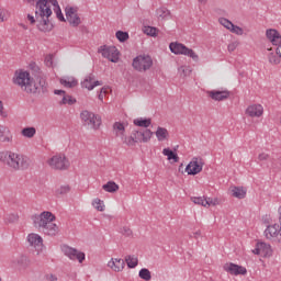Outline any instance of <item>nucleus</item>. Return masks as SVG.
I'll list each match as a JSON object with an SVG mask.
<instances>
[{
  "mask_svg": "<svg viewBox=\"0 0 281 281\" xmlns=\"http://www.w3.org/2000/svg\"><path fill=\"white\" fill-rule=\"evenodd\" d=\"M12 82L26 93H38V91L45 93V91H47V82L45 79L41 78L34 81L30 72L23 69L15 70Z\"/></svg>",
  "mask_w": 281,
  "mask_h": 281,
  "instance_id": "nucleus-1",
  "label": "nucleus"
},
{
  "mask_svg": "<svg viewBox=\"0 0 281 281\" xmlns=\"http://www.w3.org/2000/svg\"><path fill=\"white\" fill-rule=\"evenodd\" d=\"M26 3L35 4V16L41 19L38 30L47 32L49 30V16H52V5L58 7V0H24Z\"/></svg>",
  "mask_w": 281,
  "mask_h": 281,
  "instance_id": "nucleus-2",
  "label": "nucleus"
},
{
  "mask_svg": "<svg viewBox=\"0 0 281 281\" xmlns=\"http://www.w3.org/2000/svg\"><path fill=\"white\" fill-rule=\"evenodd\" d=\"M56 221V216L52 214L49 211L43 212L41 215L36 216L34 220L35 226L46 234V236H56L58 234V225L54 223Z\"/></svg>",
  "mask_w": 281,
  "mask_h": 281,
  "instance_id": "nucleus-3",
  "label": "nucleus"
},
{
  "mask_svg": "<svg viewBox=\"0 0 281 281\" xmlns=\"http://www.w3.org/2000/svg\"><path fill=\"white\" fill-rule=\"evenodd\" d=\"M0 161L11 168V170H26L30 167L27 157L13 151H1Z\"/></svg>",
  "mask_w": 281,
  "mask_h": 281,
  "instance_id": "nucleus-4",
  "label": "nucleus"
},
{
  "mask_svg": "<svg viewBox=\"0 0 281 281\" xmlns=\"http://www.w3.org/2000/svg\"><path fill=\"white\" fill-rule=\"evenodd\" d=\"M80 117L86 126H90V128H93L94 131H98L102 125V119L93 112L85 110L81 112Z\"/></svg>",
  "mask_w": 281,
  "mask_h": 281,
  "instance_id": "nucleus-5",
  "label": "nucleus"
},
{
  "mask_svg": "<svg viewBox=\"0 0 281 281\" xmlns=\"http://www.w3.org/2000/svg\"><path fill=\"white\" fill-rule=\"evenodd\" d=\"M169 49L172 54L188 56L189 58H192V60H199V55H196L192 48H188L181 43H171Z\"/></svg>",
  "mask_w": 281,
  "mask_h": 281,
  "instance_id": "nucleus-6",
  "label": "nucleus"
},
{
  "mask_svg": "<svg viewBox=\"0 0 281 281\" xmlns=\"http://www.w3.org/2000/svg\"><path fill=\"white\" fill-rule=\"evenodd\" d=\"M133 68L140 74L153 67V58L148 55H139L133 59Z\"/></svg>",
  "mask_w": 281,
  "mask_h": 281,
  "instance_id": "nucleus-7",
  "label": "nucleus"
},
{
  "mask_svg": "<svg viewBox=\"0 0 281 281\" xmlns=\"http://www.w3.org/2000/svg\"><path fill=\"white\" fill-rule=\"evenodd\" d=\"M48 166L53 170H67L69 168V160L63 154H57L47 160Z\"/></svg>",
  "mask_w": 281,
  "mask_h": 281,
  "instance_id": "nucleus-8",
  "label": "nucleus"
},
{
  "mask_svg": "<svg viewBox=\"0 0 281 281\" xmlns=\"http://www.w3.org/2000/svg\"><path fill=\"white\" fill-rule=\"evenodd\" d=\"M61 251L64 255L67 256V258H69V260H78V262H80V265H82V262H85L86 260V255L82 251H79L76 248H71L67 245L61 246Z\"/></svg>",
  "mask_w": 281,
  "mask_h": 281,
  "instance_id": "nucleus-9",
  "label": "nucleus"
},
{
  "mask_svg": "<svg viewBox=\"0 0 281 281\" xmlns=\"http://www.w3.org/2000/svg\"><path fill=\"white\" fill-rule=\"evenodd\" d=\"M99 52L103 58H108L111 63H117L120 60V50L115 46H101Z\"/></svg>",
  "mask_w": 281,
  "mask_h": 281,
  "instance_id": "nucleus-10",
  "label": "nucleus"
},
{
  "mask_svg": "<svg viewBox=\"0 0 281 281\" xmlns=\"http://www.w3.org/2000/svg\"><path fill=\"white\" fill-rule=\"evenodd\" d=\"M204 164L205 162H203V158L194 157L186 167V172L191 176L199 175V172L203 170Z\"/></svg>",
  "mask_w": 281,
  "mask_h": 281,
  "instance_id": "nucleus-11",
  "label": "nucleus"
},
{
  "mask_svg": "<svg viewBox=\"0 0 281 281\" xmlns=\"http://www.w3.org/2000/svg\"><path fill=\"white\" fill-rule=\"evenodd\" d=\"M66 19L72 27H78L82 21L80 20V16L78 15V9L74 7H67L66 8Z\"/></svg>",
  "mask_w": 281,
  "mask_h": 281,
  "instance_id": "nucleus-12",
  "label": "nucleus"
},
{
  "mask_svg": "<svg viewBox=\"0 0 281 281\" xmlns=\"http://www.w3.org/2000/svg\"><path fill=\"white\" fill-rule=\"evenodd\" d=\"M206 95L215 102H223L229 98L231 93L227 90H209L206 91Z\"/></svg>",
  "mask_w": 281,
  "mask_h": 281,
  "instance_id": "nucleus-13",
  "label": "nucleus"
},
{
  "mask_svg": "<svg viewBox=\"0 0 281 281\" xmlns=\"http://www.w3.org/2000/svg\"><path fill=\"white\" fill-rule=\"evenodd\" d=\"M265 236L266 238H268V240H271L272 238H277V240H281V227L278 224L268 226L265 229Z\"/></svg>",
  "mask_w": 281,
  "mask_h": 281,
  "instance_id": "nucleus-14",
  "label": "nucleus"
},
{
  "mask_svg": "<svg viewBox=\"0 0 281 281\" xmlns=\"http://www.w3.org/2000/svg\"><path fill=\"white\" fill-rule=\"evenodd\" d=\"M27 243L31 245V247H34L37 252L43 251V237H41V235L35 233L29 234Z\"/></svg>",
  "mask_w": 281,
  "mask_h": 281,
  "instance_id": "nucleus-15",
  "label": "nucleus"
},
{
  "mask_svg": "<svg viewBox=\"0 0 281 281\" xmlns=\"http://www.w3.org/2000/svg\"><path fill=\"white\" fill-rule=\"evenodd\" d=\"M224 271L231 273V276H246L247 268L235 263H228L224 266Z\"/></svg>",
  "mask_w": 281,
  "mask_h": 281,
  "instance_id": "nucleus-16",
  "label": "nucleus"
},
{
  "mask_svg": "<svg viewBox=\"0 0 281 281\" xmlns=\"http://www.w3.org/2000/svg\"><path fill=\"white\" fill-rule=\"evenodd\" d=\"M14 136L10 127L5 125H0V144H12Z\"/></svg>",
  "mask_w": 281,
  "mask_h": 281,
  "instance_id": "nucleus-17",
  "label": "nucleus"
},
{
  "mask_svg": "<svg viewBox=\"0 0 281 281\" xmlns=\"http://www.w3.org/2000/svg\"><path fill=\"white\" fill-rule=\"evenodd\" d=\"M252 254H256V256H263V258H267V256H271V245L267 243H258L256 246V249L252 250Z\"/></svg>",
  "mask_w": 281,
  "mask_h": 281,
  "instance_id": "nucleus-18",
  "label": "nucleus"
},
{
  "mask_svg": "<svg viewBox=\"0 0 281 281\" xmlns=\"http://www.w3.org/2000/svg\"><path fill=\"white\" fill-rule=\"evenodd\" d=\"M108 267L112 269V271H115V273H120V271H124V268L126 267V261H124V259L112 258L108 262Z\"/></svg>",
  "mask_w": 281,
  "mask_h": 281,
  "instance_id": "nucleus-19",
  "label": "nucleus"
},
{
  "mask_svg": "<svg viewBox=\"0 0 281 281\" xmlns=\"http://www.w3.org/2000/svg\"><path fill=\"white\" fill-rule=\"evenodd\" d=\"M263 113L265 108H262L261 104L249 105L246 110V114L249 115V117H261Z\"/></svg>",
  "mask_w": 281,
  "mask_h": 281,
  "instance_id": "nucleus-20",
  "label": "nucleus"
},
{
  "mask_svg": "<svg viewBox=\"0 0 281 281\" xmlns=\"http://www.w3.org/2000/svg\"><path fill=\"white\" fill-rule=\"evenodd\" d=\"M266 36H267L268 41H270V43H272V45L278 46L281 44V35H280V32H278V30H276V29L267 30Z\"/></svg>",
  "mask_w": 281,
  "mask_h": 281,
  "instance_id": "nucleus-21",
  "label": "nucleus"
},
{
  "mask_svg": "<svg viewBox=\"0 0 281 281\" xmlns=\"http://www.w3.org/2000/svg\"><path fill=\"white\" fill-rule=\"evenodd\" d=\"M102 83L100 81H95V77L93 75H89L86 77L81 86L83 89H88V91H93L95 87H100Z\"/></svg>",
  "mask_w": 281,
  "mask_h": 281,
  "instance_id": "nucleus-22",
  "label": "nucleus"
},
{
  "mask_svg": "<svg viewBox=\"0 0 281 281\" xmlns=\"http://www.w3.org/2000/svg\"><path fill=\"white\" fill-rule=\"evenodd\" d=\"M54 93L55 95H63L60 104H76V99H74L71 95H68L65 90H55Z\"/></svg>",
  "mask_w": 281,
  "mask_h": 281,
  "instance_id": "nucleus-23",
  "label": "nucleus"
},
{
  "mask_svg": "<svg viewBox=\"0 0 281 281\" xmlns=\"http://www.w3.org/2000/svg\"><path fill=\"white\" fill-rule=\"evenodd\" d=\"M59 82L66 89H74V87H78V79L74 77H64L59 80Z\"/></svg>",
  "mask_w": 281,
  "mask_h": 281,
  "instance_id": "nucleus-24",
  "label": "nucleus"
},
{
  "mask_svg": "<svg viewBox=\"0 0 281 281\" xmlns=\"http://www.w3.org/2000/svg\"><path fill=\"white\" fill-rule=\"evenodd\" d=\"M156 137H157L158 142H166V139H168V137H169L168 130L165 127L158 126V128L156 131Z\"/></svg>",
  "mask_w": 281,
  "mask_h": 281,
  "instance_id": "nucleus-25",
  "label": "nucleus"
},
{
  "mask_svg": "<svg viewBox=\"0 0 281 281\" xmlns=\"http://www.w3.org/2000/svg\"><path fill=\"white\" fill-rule=\"evenodd\" d=\"M162 155L167 157L168 161H175V164H179V155L175 154L170 148H165L162 150Z\"/></svg>",
  "mask_w": 281,
  "mask_h": 281,
  "instance_id": "nucleus-26",
  "label": "nucleus"
},
{
  "mask_svg": "<svg viewBox=\"0 0 281 281\" xmlns=\"http://www.w3.org/2000/svg\"><path fill=\"white\" fill-rule=\"evenodd\" d=\"M231 192L232 196H235V199H245V196H247V191L240 187H234Z\"/></svg>",
  "mask_w": 281,
  "mask_h": 281,
  "instance_id": "nucleus-27",
  "label": "nucleus"
},
{
  "mask_svg": "<svg viewBox=\"0 0 281 281\" xmlns=\"http://www.w3.org/2000/svg\"><path fill=\"white\" fill-rule=\"evenodd\" d=\"M102 189L105 192L113 193V192H117V190H120V186L117 183H115L114 181H109L108 183L102 186Z\"/></svg>",
  "mask_w": 281,
  "mask_h": 281,
  "instance_id": "nucleus-28",
  "label": "nucleus"
},
{
  "mask_svg": "<svg viewBox=\"0 0 281 281\" xmlns=\"http://www.w3.org/2000/svg\"><path fill=\"white\" fill-rule=\"evenodd\" d=\"M18 265L21 267V269H27V267H30V265H32V261L30 260V257L27 256H20L16 259Z\"/></svg>",
  "mask_w": 281,
  "mask_h": 281,
  "instance_id": "nucleus-29",
  "label": "nucleus"
},
{
  "mask_svg": "<svg viewBox=\"0 0 281 281\" xmlns=\"http://www.w3.org/2000/svg\"><path fill=\"white\" fill-rule=\"evenodd\" d=\"M134 124L135 126H140L142 128H148V126H150V124H153V121L150 119H136L134 120Z\"/></svg>",
  "mask_w": 281,
  "mask_h": 281,
  "instance_id": "nucleus-30",
  "label": "nucleus"
},
{
  "mask_svg": "<svg viewBox=\"0 0 281 281\" xmlns=\"http://www.w3.org/2000/svg\"><path fill=\"white\" fill-rule=\"evenodd\" d=\"M124 262H126V265H127V267H128L130 269H135V267H137L139 260H138L137 257H135V256L127 255V256L125 257Z\"/></svg>",
  "mask_w": 281,
  "mask_h": 281,
  "instance_id": "nucleus-31",
  "label": "nucleus"
},
{
  "mask_svg": "<svg viewBox=\"0 0 281 281\" xmlns=\"http://www.w3.org/2000/svg\"><path fill=\"white\" fill-rule=\"evenodd\" d=\"M22 137H26L27 139H32L34 135H36V127H24L21 131Z\"/></svg>",
  "mask_w": 281,
  "mask_h": 281,
  "instance_id": "nucleus-32",
  "label": "nucleus"
},
{
  "mask_svg": "<svg viewBox=\"0 0 281 281\" xmlns=\"http://www.w3.org/2000/svg\"><path fill=\"white\" fill-rule=\"evenodd\" d=\"M114 131H116V137H124L125 128L124 124L116 122L113 125Z\"/></svg>",
  "mask_w": 281,
  "mask_h": 281,
  "instance_id": "nucleus-33",
  "label": "nucleus"
},
{
  "mask_svg": "<svg viewBox=\"0 0 281 281\" xmlns=\"http://www.w3.org/2000/svg\"><path fill=\"white\" fill-rule=\"evenodd\" d=\"M156 14L158 19H168L170 16V11L166 8L157 9Z\"/></svg>",
  "mask_w": 281,
  "mask_h": 281,
  "instance_id": "nucleus-34",
  "label": "nucleus"
},
{
  "mask_svg": "<svg viewBox=\"0 0 281 281\" xmlns=\"http://www.w3.org/2000/svg\"><path fill=\"white\" fill-rule=\"evenodd\" d=\"M138 276L142 280H150L153 278V276L150 274V270L143 268L139 270Z\"/></svg>",
  "mask_w": 281,
  "mask_h": 281,
  "instance_id": "nucleus-35",
  "label": "nucleus"
},
{
  "mask_svg": "<svg viewBox=\"0 0 281 281\" xmlns=\"http://www.w3.org/2000/svg\"><path fill=\"white\" fill-rule=\"evenodd\" d=\"M281 57L278 56V54L276 55L274 53H270L268 55V61L270 63V65H280L281 63Z\"/></svg>",
  "mask_w": 281,
  "mask_h": 281,
  "instance_id": "nucleus-36",
  "label": "nucleus"
},
{
  "mask_svg": "<svg viewBox=\"0 0 281 281\" xmlns=\"http://www.w3.org/2000/svg\"><path fill=\"white\" fill-rule=\"evenodd\" d=\"M121 139L123 144H126V146H134L136 144L134 136H121Z\"/></svg>",
  "mask_w": 281,
  "mask_h": 281,
  "instance_id": "nucleus-37",
  "label": "nucleus"
},
{
  "mask_svg": "<svg viewBox=\"0 0 281 281\" xmlns=\"http://www.w3.org/2000/svg\"><path fill=\"white\" fill-rule=\"evenodd\" d=\"M92 205L98 210V212H104V202L102 200L94 199Z\"/></svg>",
  "mask_w": 281,
  "mask_h": 281,
  "instance_id": "nucleus-38",
  "label": "nucleus"
},
{
  "mask_svg": "<svg viewBox=\"0 0 281 281\" xmlns=\"http://www.w3.org/2000/svg\"><path fill=\"white\" fill-rule=\"evenodd\" d=\"M115 36L120 41V43H125V41H128V33L124 31H117Z\"/></svg>",
  "mask_w": 281,
  "mask_h": 281,
  "instance_id": "nucleus-39",
  "label": "nucleus"
},
{
  "mask_svg": "<svg viewBox=\"0 0 281 281\" xmlns=\"http://www.w3.org/2000/svg\"><path fill=\"white\" fill-rule=\"evenodd\" d=\"M157 32L159 31L154 26H146L144 30V33L147 34V36H157Z\"/></svg>",
  "mask_w": 281,
  "mask_h": 281,
  "instance_id": "nucleus-40",
  "label": "nucleus"
},
{
  "mask_svg": "<svg viewBox=\"0 0 281 281\" xmlns=\"http://www.w3.org/2000/svg\"><path fill=\"white\" fill-rule=\"evenodd\" d=\"M218 21H220L221 25L226 27V30H232V27H234V23H232V21H229L225 18H221Z\"/></svg>",
  "mask_w": 281,
  "mask_h": 281,
  "instance_id": "nucleus-41",
  "label": "nucleus"
},
{
  "mask_svg": "<svg viewBox=\"0 0 281 281\" xmlns=\"http://www.w3.org/2000/svg\"><path fill=\"white\" fill-rule=\"evenodd\" d=\"M191 201L195 204V205H202V207H205V198L203 196H193L191 198Z\"/></svg>",
  "mask_w": 281,
  "mask_h": 281,
  "instance_id": "nucleus-42",
  "label": "nucleus"
},
{
  "mask_svg": "<svg viewBox=\"0 0 281 281\" xmlns=\"http://www.w3.org/2000/svg\"><path fill=\"white\" fill-rule=\"evenodd\" d=\"M153 137V131L145 130L143 131V143L146 144L147 142H150V138Z\"/></svg>",
  "mask_w": 281,
  "mask_h": 281,
  "instance_id": "nucleus-43",
  "label": "nucleus"
},
{
  "mask_svg": "<svg viewBox=\"0 0 281 281\" xmlns=\"http://www.w3.org/2000/svg\"><path fill=\"white\" fill-rule=\"evenodd\" d=\"M229 32H232L233 34H236L237 36H243L244 31L240 26L234 25L231 27Z\"/></svg>",
  "mask_w": 281,
  "mask_h": 281,
  "instance_id": "nucleus-44",
  "label": "nucleus"
},
{
  "mask_svg": "<svg viewBox=\"0 0 281 281\" xmlns=\"http://www.w3.org/2000/svg\"><path fill=\"white\" fill-rule=\"evenodd\" d=\"M56 14H57V19L59 21H65V15H63V11H60V5H58V2H57V7L56 5H53Z\"/></svg>",
  "mask_w": 281,
  "mask_h": 281,
  "instance_id": "nucleus-45",
  "label": "nucleus"
},
{
  "mask_svg": "<svg viewBox=\"0 0 281 281\" xmlns=\"http://www.w3.org/2000/svg\"><path fill=\"white\" fill-rule=\"evenodd\" d=\"M134 142H144L143 131H136L133 133Z\"/></svg>",
  "mask_w": 281,
  "mask_h": 281,
  "instance_id": "nucleus-46",
  "label": "nucleus"
},
{
  "mask_svg": "<svg viewBox=\"0 0 281 281\" xmlns=\"http://www.w3.org/2000/svg\"><path fill=\"white\" fill-rule=\"evenodd\" d=\"M205 200V207H210V205H218V200L217 199H212V198H204Z\"/></svg>",
  "mask_w": 281,
  "mask_h": 281,
  "instance_id": "nucleus-47",
  "label": "nucleus"
},
{
  "mask_svg": "<svg viewBox=\"0 0 281 281\" xmlns=\"http://www.w3.org/2000/svg\"><path fill=\"white\" fill-rule=\"evenodd\" d=\"M238 45H240L239 41H235L228 44V52L232 54V52H236L238 48Z\"/></svg>",
  "mask_w": 281,
  "mask_h": 281,
  "instance_id": "nucleus-48",
  "label": "nucleus"
},
{
  "mask_svg": "<svg viewBox=\"0 0 281 281\" xmlns=\"http://www.w3.org/2000/svg\"><path fill=\"white\" fill-rule=\"evenodd\" d=\"M5 221L7 223H16V221H19V215L16 214L7 215Z\"/></svg>",
  "mask_w": 281,
  "mask_h": 281,
  "instance_id": "nucleus-49",
  "label": "nucleus"
},
{
  "mask_svg": "<svg viewBox=\"0 0 281 281\" xmlns=\"http://www.w3.org/2000/svg\"><path fill=\"white\" fill-rule=\"evenodd\" d=\"M69 190H71V188H69V186H63L59 189H57V194H67L69 192Z\"/></svg>",
  "mask_w": 281,
  "mask_h": 281,
  "instance_id": "nucleus-50",
  "label": "nucleus"
},
{
  "mask_svg": "<svg viewBox=\"0 0 281 281\" xmlns=\"http://www.w3.org/2000/svg\"><path fill=\"white\" fill-rule=\"evenodd\" d=\"M121 234H123V236H133V231H131L130 227L124 226L121 228Z\"/></svg>",
  "mask_w": 281,
  "mask_h": 281,
  "instance_id": "nucleus-51",
  "label": "nucleus"
},
{
  "mask_svg": "<svg viewBox=\"0 0 281 281\" xmlns=\"http://www.w3.org/2000/svg\"><path fill=\"white\" fill-rule=\"evenodd\" d=\"M109 93V88H102L100 93H99V100L102 102L104 100V97Z\"/></svg>",
  "mask_w": 281,
  "mask_h": 281,
  "instance_id": "nucleus-52",
  "label": "nucleus"
},
{
  "mask_svg": "<svg viewBox=\"0 0 281 281\" xmlns=\"http://www.w3.org/2000/svg\"><path fill=\"white\" fill-rule=\"evenodd\" d=\"M269 159V154L261 153L258 155V161H267Z\"/></svg>",
  "mask_w": 281,
  "mask_h": 281,
  "instance_id": "nucleus-53",
  "label": "nucleus"
},
{
  "mask_svg": "<svg viewBox=\"0 0 281 281\" xmlns=\"http://www.w3.org/2000/svg\"><path fill=\"white\" fill-rule=\"evenodd\" d=\"M44 280L46 281H58V278L55 274H45Z\"/></svg>",
  "mask_w": 281,
  "mask_h": 281,
  "instance_id": "nucleus-54",
  "label": "nucleus"
},
{
  "mask_svg": "<svg viewBox=\"0 0 281 281\" xmlns=\"http://www.w3.org/2000/svg\"><path fill=\"white\" fill-rule=\"evenodd\" d=\"M3 101H0V115L1 117H8V113L3 111Z\"/></svg>",
  "mask_w": 281,
  "mask_h": 281,
  "instance_id": "nucleus-55",
  "label": "nucleus"
},
{
  "mask_svg": "<svg viewBox=\"0 0 281 281\" xmlns=\"http://www.w3.org/2000/svg\"><path fill=\"white\" fill-rule=\"evenodd\" d=\"M52 60H54V55H47L45 57L46 65H52Z\"/></svg>",
  "mask_w": 281,
  "mask_h": 281,
  "instance_id": "nucleus-56",
  "label": "nucleus"
},
{
  "mask_svg": "<svg viewBox=\"0 0 281 281\" xmlns=\"http://www.w3.org/2000/svg\"><path fill=\"white\" fill-rule=\"evenodd\" d=\"M5 21V11L0 9V23H3Z\"/></svg>",
  "mask_w": 281,
  "mask_h": 281,
  "instance_id": "nucleus-57",
  "label": "nucleus"
},
{
  "mask_svg": "<svg viewBox=\"0 0 281 281\" xmlns=\"http://www.w3.org/2000/svg\"><path fill=\"white\" fill-rule=\"evenodd\" d=\"M27 21H30L31 25H34L36 23V19H34V15L29 14Z\"/></svg>",
  "mask_w": 281,
  "mask_h": 281,
  "instance_id": "nucleus-58",
  "label": "nucleus"
},
{
  "mask_svg": "<svg viewBox=\"0 0 281 281\" xmlns=\"http://www.w3.org/2000/svg\"><path fill=\"white\" fill-rule=\"evenodd\" d=\"M199 236H201V231L193 233V235H191V238H199Z\"/></svg>",
  "mask_w": 281,
  "mask_h": 281,
  "instance_id": "nucleus-59",
  "label": "nucleus"
},
{
  "mask_svg": "<svg viewBox=\"0 0 281 281\" xmlns=\"http://www.w3.org/2000/svg\"><path fill=\"white\" fill-rule=\"evenodd\" d=\"M199 3H201L202 5H205V3H207V0H198Z\"/></svg>",
  "mask_w": 281,
  "mask_h": 281,
  "instance_id": "nucleus-60",
  "label": "nucleus"
},
{
  "mask_svg": "<svg viewBox=\"0 0 281 281\" xmlns=\"http://www.w3.org/2000/svg\"><path fill=\"white\" fill-rule=\"evenodd\" d=\"M0 281H1V278H0Z\"/></svg>",
  "mask_w": 281,
  "mask_h": 281,
  "instance_id": "nucleus-61",
  "label": "nucleus"
}]
</instances>
